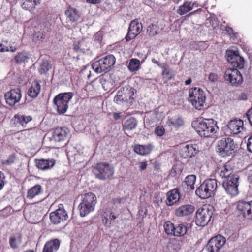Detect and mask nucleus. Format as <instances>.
Here are the masks:
<instances>
[{
    "label": "nucleus",
    "mask_w": 252,
    "mask_h": 252,
    "mask_svg": "<svg viewBox=\"0 0 252 252\" xmlns=\"http://www.w3.org/2000/svg\"><path fill=\"white\" fill-rule=\"evenodd\" d=\"M192 126L202 137H209L218 129L217 122L212 119L199 118L192 123Z\"/></svg>",
    "instance_id": "obj_1"
},
{
    "label": "nucleus",
    "mask_w": 252,
    "mask_h": 252,
    "mask_svg": "<svg viewBox=\"0 0 252 252\" xmlns=\"http://www.w3.org/2000/svg\"><path fill=\"white\" fill-rule=\"evenodd\" d=\"M97 202L96 195L92 192L86 193L82 195L81 201L78 206L80 216L84 217L93 212Z\"/></svg>",
    "instance_id": "obj_2"
},
{
    "label": "nucleus",
    "mask_w": 252,
    "mask_h": 252,
    "mask_svg": "<svg viewBox=\"0 0 252 252\" xmlns=\"http://www.w3.org/2000/svg\"><path fill=\"white\" fill-rule=\"evenodd\" d=\"M218 187V181L215 179H207L196 189L195 193L202 199L214 196Z\"/></svg>",
    "instance_id": "obj_3"
},
{
    "label": "nucleus",
    "mask_w": 252,
    "mask_h": 252,
    "mask_svg": "<svg viewBox=\"0 0 252 252\" xmlns=\"http://www.w3.org/2000/svg\"><path fill=\"white\" fill-rule=\"evenodd\" d=\"M135 90L130 86L121 88L114 98V101L118 104L125 103L127 107L132 105L135 99Z\"/></svg>",
    "instance_id": "obj_4"
},
{
    "label": "nucleus",
    "mask_w": 252,
    "mask_h": 252,
    "mask_svg": "<svg viewBox=\"0 0 252 252\" xmlns=\"http://www.w3.org/2000/svg\"><path fill=\"white\" fill-rule=\"evenodd\" d=\"M206 94L200 88L194 87L189 89L188 100L196 109H204L206 107Z\"/></svg>",
    "instance_id": "obj_5"
},
{
    "label": "nucleus",
    "mask_w": 252,
    "mask_h": 252,
    "mask_svg": "<svg viewBox=\"0 0 252 252\" xmlns=\"http://www.w3.org/2000/svg\"><path fill=\"white\" fill-rule=\"evenodd\" d=\"M72 92L62 93L58 94L53 99L54 108L59 114H63L67 110L69 101L73 96Z\"/></svg>",
    "instance_id": "obj_6"
},
{
    "label": "nucleus",
    "mask_w": 252,
    "mask_h": 252,
    "mask_svg": "<svg viewBox=\"0 0 252 252\" xmlns=\"http://www.w3.org/2000/svg\"><path fill=\"white\" fill-rule=\"evenodd\" d=\"M115 63V57L113 55H108L93 63L92 67L97 73L106 72L110 70Z\"/></svg>",
    "instance_id": "obj_7"
},
{
    "label": "nucleus",
    "mask_w": 252,
    "mask_h": 252,
    "mask_svg": "<svg viewBox=\"0 0 252 252\" xmlns=\"http://www.w3.org/2000/svg\"><path fill=\"white\" fill-rule=\"evenodd\" d=\"M213 212L212 206H204L199 208L196 212L195 223L197 226L203 227L211 220Z\"/></svg>",
    "instance_id": "obj_8"
},
{
    "label": "nucleus",
    "mask_w": 252,
    "mask_h": 252,
    "mask_svg": "<svg viewBox=\"0 0 252 252\" xmlns=\"http://www.w3.org/2000/svg\"><path fill=\"white\" fill-rule=\"evenodd\" d=\"M93 171L96 178L102 180L110 178L114 173L113 167L105 162L97 163L93 168Z\"/></svg>",
    "instance_id": "obj_9"
},
{
    "label": "nucleus",
    "mask_w": 252,
    "mask_h": 252,
    "mask_svg": "<svg viewBox=\"0 0 252 252\" xmlns=\"http://www.w3.org/2000/svg\"><path fill=\"white\" fill-rule=\"evenodd\" d=\"M239 176L234 174L222 183V186L227 193L231 196H235L239 193L238 187Z\"/></svg>",
    "instance_id": "obj_10"
},
{
    "label": "nucleus",
    "mask_w": 252,
    "mask_h": 252,
    "mask_svg": "<svg viewBox=\"0 0 252 252\" xmlns=\"http://www.w3.org/2000/svg\"><path fill=\"white\" fill-rule=\"evenodd\" d=\"M235 147L233 139L225 138L219 141L218 152L223 157L229 156L233 152Z\"/></svg>",
    "instance_id": "obj_11"
},
{
    "label": "nucleus",
    "mask_w": 252,
    "mask_h": 252,
    "mask_svg": "<svg viewBox=\"0 0 252 252\" xmlns=\"http://www.w3.org/2000/svg\"><path fill=\"white\" fill-rule=\"evenodd\" d=\"M225 243V238L221 235H218L210 239L206 246V250L208 252H219Z\"/></svg>",
    "instance_id": "obj_12"
},
{
    "label": "nucleus",
    "mask_w": 252,
    "mask_h": 252,
    "mask_svg": "<svg viewBox=\"0 0 252 252\" xmlns=\"http://www.w3.org/2000/svg\"><path fill=\"white\" fill-rule=\"evenodd\" d=\"M226 57L228 62L236 69H241L244 68V59L238 53L232 50L228 51Z\"/></svg>",
    "instance_id": "obj_13"
},
{
    "label": "nucleus",
    "mask_w": 252,
    "mask_h": 252,
    "mask_svg": "<svg viewBox=\"0 0 252 252\" xmlns=\"http://www.w3.org/2000/svg\"><path fill=\"white\" fill-rule=\"evenodd\" d=\"M224 78L225 80L233 85H237L243 82L241 73L236 68H228L226 70Z\"/></svg>",
    "instance_id": "obj_14"
},
{
    "label": "nucleus",
    "mask_w": 252,
    "mask_h": 252,
    "mask_svg": "<svg viewBox=\"0 0 252 252\" xmlns=\"http://www.w3.org/2000/svg\"><path fill=\"white\" fill-rule=\"evenodd\" d=\"M68 218L66 212L63 209L62 204H60L58 208L54 212H51L50 214L51 221L54 224L63 222Z\"/></svg>",
    "instance_id": "obj_15"
},
{
    "label": "nucleus",
    "mask_w": 252,
    "mask_h": 252,
    "mask_svg": "<svg viewBox=\"0 0 252 252\" xmlns=\"http://www.w3.org/2000/svg\"><path fill=\"white\" fill-rule=\"evenodd\" d=\"M32 120L31 115H27L22 112H19L14 115L11 119V122L15 126L26 128L27 124Z\"/></svg>",
    "instance_id": "obj_16"
},
{
    "label": "nucleus",
    "mask_w": 252,
    "mask_h": 252,
    "mask_svg": "<svg viewBox=\"0 0 252 252\" xmlns=\"http://www.w3.org/2000/svg\"><path fill=\"white\" fill-rule=\"evenodd\" d=\"M142 29V25L139 23L137 19L132 20L128 28V33L126 36V40L128 41L138 35Z\"/></svg>",
    "instance_id": "obj_17"
},
{
    "label": "nucleus",
    "mask_w": 252,
    "mask_h": 252,
    "mask_svg": "<svg viewBox=\"0 0 252 252\" xmlns=\"http://www.w3.org/2000/svg\"><path fill=\"white\" fill-rule=\"evenodd\" d=\"M237 208L244 217L252 220V200L249 202L244 200L238 201Z\"/></svg>",
    "instance_id": "obj_18"
},
{
    "label": "nucleus",
    "mask_w": 252,
    "mask_h": 252,
    "mask_svg": "<svg viewBox=\"0 0 252 252\" xmlns=\"http://www.w3.org/2000/svg\"><path fill=\"white\" fill-rule=\"evenodd\" d=\"M6 103L10 106H13L19 102L22 97L21 91L19 88L11 89L4 95Z\"/></svg>",
    "instance_id": "obj_19"
},
{
    "label": "nucleus",
    "mask_w": 252,
    "mask_h": 252,
    "mask_svg": "<svg viewBox=\"0 0 252 252\" xmlns=\"http://www.w3.org/2000/svg\"><path fill=\"white\" fill-rule=\"evenodd\" d=\"M69 133L67 127H58L53 132L52 136L55 141L60 142L67 140Z\"/></svg>",
    "instance_id": "obj_20"
},
{
    "label": "nucleus",
    "mask_w": 252,
    "mask_h": 252,
    "mask_svg": "<svg viewBox=\"0 0 252 252\" xmlns=\"http://www.w3.org/2000/svg\"><path fill=\"white\" fill-rule=\"evenodd\" d=\"M198 152L196 145L188 144L180 150V154L181 157L186 158L194 156Z\"/></svg>",
    "instance_id": "obj_21"
},
{
    "label": "nucleus",
    "mask_w": 252,
    "mask_h": 252,
    "mask_svg": "<svg viewBox=\"0 0 252 252\" xmlns=\"http://www.w3.org/2000/svg\"><path fill=\"white\" fill-rule=\"evenodd\" d=\"M228 129L231 134L236 135L240 133L243 129V121L242 120H233L229 122L227 125Z\"/></svg>",
    "instance_id": "obj_22"
},
{
    "label": "nucleus",
    "mask_w": 252,
    "mask_h": 252,
    "mask_svg": "<svg viewBox=\"0 0 252 252\" xmlns=\"http://www.w3.org/2000/svg\"><path fill=\"white\" fill-rule=\"evenodd\" d=\"M36 167L42 170H47L51 169L55 164L56 160L53 158L47 159H40L35 160Z\"/></svg>",
    "instance_id": "obj_23"
},
{
    "label": "nucleus",
    "mask_w": 252,
    "mask_h": 252,
    "mask_svg": "<svg viewBox=\"0 0 252 252\" xmlns=\"http://www.w3.org/2000/svg\"><path fill=\"white\" fill-rule=\"evenodd\" d=\"M61 241L58 239H53L46 242L42 252H57L59 249Z\"/></svg>",
    "instance_id": "obj_24"
},
{
    "label": "nucleus",
    "mask_w": 252,
    "mask_h": 252,
    "mask_svg": "<svg viewBox=\"0 0 252 252\" xmlns=\"http://www.w3.org/2000/svg\"><path fill=\"white\" fill-rule=\"evenodd\" d=\"M193 205L188 204L180 206L175 210V215L178 217H183L191 214L194 211Z\"/></svg>",
    "instance_id": "obj_25"
},
{
    "label": "nucleus",
    "mask_w": 252,
    "mask_h": 252,
    "mask_svg": "<svg viewBox=\"0 0 252 252\" xmlns=\"http://www.w3.org/2000/svg\"><path fill=\"white\" fill-rule=\"evenodd\" d=\"M167 196L166 203L168 206H171L177 203L180 198L179 190L177 189L169 191L167 193Z\"/></svg>",
    "instance_id": "obj_26"
},
{
    "label": "nucleus",
    "mask_w": 252,
    "mask_h": 252,
    "mask_svg": "<svg viewBox=\"0 0 252 252\" xmlns=\"http://www.w3.org/2000/svg\"><path fill=\"white\" fill-rule=\"evenodd\" d=\"M154 148V146L150 143L146 145H135L134 148V151L137 154L145 156L149 154Z\"/></svg>",
    "instance_id": "obj_27"
},
{
    "label": "nucleus",
    "mask_w": 252,
    "mask_h": 252,
    "mask_svg": "<svg viewBox=\"0 0 252 252\" xmlns=\"http://www.w3.org/2000/svg\"><path fill=\"white\" fill-rule=\"evenodd\" d=\"M43 192V189L39 184H36L30 189L27 194V198L29 199H32L36 196H38Z\"/></svg>",
    "instance_id": "obj_28"
},
{
    "label": "nucleus",
    "mask_w": 252,
    "mask_h": 252,
    "mask_svg": "<svg viewBox=\"0 0 252 252\" xmlns=\"http://www.w3.org/2000/svg\"><path fill=\"white\" fill-rule=\"evenodd\" d=\"M41 90L39 82L35 80L32 83L30 88L28 90V95L32 98H35L39 94Z\"/></svg>",
    "instance_id": "obj_29"
},
{
    "label": "nucleus",
    "mask_w": 252,
    "mask_h": 252,
    "mask_svg": "<svg viewBox=\"0 0 252 252\" xmlns=\"http://www.w3.org/2000/svg\"><path fill=\"white\" fill-rule=\"evenodd\" d=\"M232 168L230 166L228 163H226L222 167L219 168L217 170V173L221 178L228 179L230 177H232Z\"/></svg>",
    "instance_id": "obj_30"
},
{
    "label": "nucleus",
    "mask_w": 252,
    "mask_h": 252,
    "mask_svg": "<svg viewBox=\"0 0 252 252\" xmlns=\"http://www.w3.org/2000/svg\"><path fill=\"white\" fill-rule=\"evenodd\" d=\"M67 19L71 22L77 21L80 18L78 11L73 8L68 7L65 12Z\"/></svg>",
    "instance_id": "obj_31"
},
{
    "label": "nucleus",
    "mask_w": 252,
    "mask_h": 252,
    "mask_svg": "<svg viewBox=\"0 0 252 252\" xmlns=\"http://www.w3.org/2000/svg\"><path fill=\"white\" fill-rule=\"evenodd\" d=\"M23 1L21 5L22 8L30 12L33 11L36 6L40 2V0H23Z\"/></svg>",
    "instance_id": "obj_32"
},
{
    "label": "nucleus",
    "mask_w": 252,
    "mask_h": 252,
    "mask_svg": "<svg viewBox=\"0 0 252 252\" xmlns=\"http://www.w3.org/2000/svg\"><path fill=\"white\" fill-rule=\"evenodd\" d=\"M167 124L171 127L178 128L184 125V121L181 117H179L175 118H168Z\"/></svg>",
    "instance_id": "obj_33"
},
{
    "label": "nucleus",
    "mask_w": 252,
    "mask_h": 252,
    "mask_svg": "<svg viewBox=\"0 0 252 252\" xmlns=\"http://www.w3.org/2000/svg\"><path fill=\"white\" fill-rule=\"evenodd\" d=\"M29 59V55L26 51L18 52L14 58L15 62L18 64L27 62Z\"/></svg>",
    "instance_id": "obj_34"
},
{
    "label": "nucleus",
    "mask_w": 252,
    "mask_h": 252,
    "mask_svg": "<svg viewBox=\"0 0 252 252\" xmlns=\"http://www.w3.org/2000/svg\"><path fill=\"white\" fill-rule=\"evenodd\" d=\"M196 179V176L193 174L189 175L186 177L184 183L187 186L188 190H192L194 189V184Z\"/></svg>",
    "instance_id": "obj_35"
},
{
    "label": "nucleus",
    "mask_w": 252,
    "mask_h": 252,
    "mask_svg": "<svg viewBox=\"0 0 252 252\" xmlns=\"http://www.w3.org/2000/svg\"><path fill=\"white\" fill-rule=\"evenodd\" d=\"M137 126V120L134 117H130L125 121L123 126L125 130H131L135 129Z\"/></svg>",
    "instance_id": "obj_36"
},
{
    "label": "nucleus",
    "mask_w": 252,
    "mask_h": 252,
    "mask_svg": "<svg viewBox=\"0 0 252 252\" xmlns=\"http://www.w3.org/2000/svg\"><path fill=\"white\" fill-rule=\"evenodd\" d=\"M187 227L185 224H178L175 226L174 236H183L187 233Z\"/></svg>",
    "instance_id": "obj_37"
},
{
    "label": "nucleus",
    "mask_w": 252,
    "mask_h": 252,
    "mask_svg": "<svg viewBox=\"0 0 252 252\" xmlns=\"http://www.w3.org/2000/svg\"><path fill=\"white\" fill-rule=\"evenodd\" d=\"M191 10L190 1H185L182 5L179 7L177 12L180 15H183L189 12Z\"/></svg>",
    "instance_id": "obj_38"
},
{
    "label": "nucleus",
    "mask_w": 252,
    "mask_h": 252,
    "mask_svg": "<svg viewBox=\"0 0 252 252\" xmlns=\"http://www.w3.org/2000/svg\"><path fill=\"white\" fill-rule=\"evenodd\" d=\"M159 33V28L156 24H150L147 28V34L150 36H154Z\"/></svg>",
    "instance_id": "obj_39"
},
{
    "label": "nucleus",
    "mask_w": 252,
    "mask_h": 252,
    "mask_svg": "<svg viewBox=\"0 0 252 252\" xmlns=\"http://www.w3.org/2000/svg\"><path fill=\"white\" fill-rule=\"evenodd\" d=\"M139 60L135 58H132L129 60L128 65V69L130 72L137 71L140 67Z\"/></svg>",
    "instance_id": "obj_40"
},
{
    "label": "nucleus",
    "mask_w": 252,
    "mask_h": 252,
    "mask_svg": "<svg viewBox=\"0 0 252 252\" xmlns=\"http://www.w3.org/2000/svg\"><path fill=\"white\" fill-rule=\"evenodd\" d=\"M175 226L173 223L170 221H167L164 224L165 232L168 235L174 236Z\"/></svg>",
    "instance_id": "obj_41"
},
{
    "label": "nucleus",
    "mask_w": 252,
    "mask_h": 252,
    "mask_svg": "<svg viewBox=\"0 0 252 252\" xmlns=\"http://www.w3.org/2000/svg\"><path fill=\"white\" fill-rule=\"evenodd\" d=\"M51 68V65L48 60H43L40 64L39 71L40 74L46 73Z\"/></svg>",
    "instance_id": "obj_42"
},
{
    "label": "nucleus",
    "mask_w": 252,
    "mask_h": 252,
    "mask_svg": "<svg viewBox=\"0 0 252 252\" xmlns=\"http://www.w3.org/2000/svg\"><path fill=\"white\" fill-rule=\"evenodd\" d=\"M46 37V32H38L33 34V41L35 42H42Z\"/></svg>",
    "instance_id": "obj_43"
},
{
    "label": "nucleus",
    "mask_w": 252,
    "mask_h": 252,
    "mask_svg": "<svg viewBox=\"0 0 252 252\" xmlns=\"http://www.w3.org/2000/svg\"><path fill=\"white\" fill-rule=\"evenodd\" d=\"M85 44L86 43L84 40L79 41L77 44L74 45V49L77 52L85 53L87 47Z\"/></svg>",
    "instance_id": "obj_44"
},
{
    "label": "nucleus",
    "mask_w": 252,
    "mask_h": 252,
    "mask_svg": "<svg viewBox=\"0 0 252 252\" xmlns=\"http://www.w3.org/2000/svg\"><path fill=\"white\" fill-rule=\"evenodd\" d=\"M102 220L104 225L108 227H110L112 224L111 220L109 219L108 213L104 212L102 214Z\"/></svg>",
    "instance_id": "obj_45"
},
{
    "label": "nucleus",
    "mask_w": 252,
    "mask_h": 252,
    "mask_svg": "<svg viewBox=\"0 0 252 252\" xmlns=\"http://www.w3.org/2000/svg\"><path fill=\"white\" fill-rule=\"evenodd\" d=\"M15 160L14 155H10L6 159H3L1 160V163L5 166H7L13 163Z\"/></svg>",
    "instance_id": "obj_46"
},
{
    "label": "nucleus",
    "mask_w": 252,
    "mask_h": 252,
    "mask_svg": "<svg viewBox=\"0 0 252 252\" xmlns=\"http://www.w3.org/2000/svg\"><path fill=\"white\" fill-rule=\"evenodd\" d=\"M21 243L19 238H16L15 237H11L9 238V244L10 247L15 249L17 248Z\"/></svg>",
    "instance_id": "obj_47"
},
{
    "label": "nucleus",
    "mask_w": 252,
    "mask_h": 252,
    "mask_svg": "<svg viewBox=\"0 0 252 252\" xmlns=\"http://www.w3.org/2000/svg\"><path fill=\"white\" fill-rule=\"evenodd\" d=\"M8 41L7 40H2L1 43H0V52H9V48L7 46Z\"/></svg>",
    "instance_id": "obj_48"
},
{
    "label": "nucleus",
    "mask_w": 252,
    "mask_h": 252,
    "mask_svg": "<svg viewBox=\"0 0 252 252\" xmlns=\"http://www.w3.org/2000/svg\"><path fill=\"white\" fill-rule=\"evenodd\" d=\"M155 133L158 136H162L165 133V128L163 126H158L156 127Z\"/></svg>",
    "instance_id": "obj_49"
},
{
    "label": "nucleus",
    "mask_w": 252,
    "mask_h": 252,
    "mask_svg": "<svg viewBox=\"0 0 252 252\" xmlns=\"http://www.w3.org/2000/svg\"><path fill=\"white\" fill-rule=\"evenodd\" d=\"M5 184V176L4 174L0 171V190H1L4 187Z\"/></svg>",
    "instance_id": "obj_50"
},
{
    "label": "nucleus",
    "mask_w": 252,
    "mask_h": 252,
    "mask_svg": "<svg viewBox=\"0 0 252 252\" xmlns=\"http://www.w3.org/2000/svg\"><path fill=\"white\" fill-rule=\"evenodd\" d=\"M246 116L250 125L252 127V107L247 112Z\"/></svg>",
    "instance_id": "obj_51"
},
{
    "label": "nucleus",
    "mask_w": 252,
    "mask_h": 252,
    "mask_svg": "<svg viewBox=\"0 0 252 252\" xmlns=\"http://www.w3.org/2000/svg\"><path fill=\"white\" fill-rule=\"evenodd\" d=\"M247 148L249 152L252 153V135L248 139Z\"/></svg>",
    "instance_id": "obj_52"
},
{
    "label": "nucleus",
    "mask_w": 252,
    "mask_h": 252,
    "mask_svg": "<svg viewBox=\"0 0 252 252\" xmlns=\"http://www.w3.org/2000/svg\"><path fill=\"white\" fill-rule=\"evenodd\" d=\"M218 75L216 73H211L209 74L208 79L211 82H215L218 80Z\"/></svg>",
    "instance_id": "obj_53"
},
{
    "label": "nucleus",
    "mask_w": 252,
    "mask_h": 252,
    "mask_svg": "<svg viewBox=\"0 0 252 252\" xmlns=\"http://www.w3.org/2000/svg\"><path fill=\"white\" fill-rule=\"evenodd\" d=\"M108 215L109 219L110 220H111V222L112 223V221H114L116 219H117L118 217V214H114V213H108Z\"/></svg>",
    "instance_id": "obj_54"
},
{
    "label": "nucleus",
    "mask_w": 252,
    "mask_h": 252,
    "mask_svg": "<svg viewBox=\"0 0 252 252\" xmlns=\"http://www.w3.org/2000/svg\"><path fill=\"white\" fill-rule=\"evenodd\" d=\"M147 166V163L146 162H142L140 164V169L141 171L145 170Z\"/></svg>",
    "instance_id": "obj_55"
},
{
    "label": "nucleus",
    "mask_w": 252,
    "mask_h": 252,
    "mask_svg": "<svg viewBox=\"0 0 252 252\" xmlns=\"http://www.w3.org/2000/svg\"><path fill=\"white\" fill-rule=\"evenodd\" d=\"M86 1L87 3L93 4L99 3L101 2V0H86Z\"/></svg>",
    "instance_id": "obj_56"
},
{
    "label": "nucleus",
    "mask_w": 252,
    "mask_h": 252,
    "mask_svg": "<svg viewBox=\"0 0 252 252\" xmlns=\"http://www.w3.org/2000/svg\"><path fill=\"white\" fill-rule=\"evenodd\" d=\"M225 31L230 35H231V34H234L232 28L229 26H226L225 27Z\"/></svg>",
    "instance_id": "obj_57"
},
{
    "label": "nucleus",
    "mask_w": 252,
    "mask_h": 252,
    "mask_svg": "<svg viewBox=\"0 0 252 252\" xmlns=\"http://www.w3.org/2000/svg\"><path fill=\"white\" fill-rule=\"evenodd\" d=\"M151 61L153 63L156 64L158 66L162 68L163 67V65L159 61L156 60L155 59L153 58Z\"/></svg>",
    "instance_id": "obj_58"
},
{
    "label": "nucleus",
    "mask_w": 252,
    "mask_h": 252,
    "mask_svg": "<svg viewBox=\"0 0 252 252\" xmlns=\"http://www.w3.org/2000/svg\"><path fill=\"white\" fill-rule=\"evenodd\" d=\"M190 5H191V9H192L194 7H198L199 6L198 3L197 2H192L190 1Z\"/></svg>",
    "instance_id": "obj_59"
},
{
    "label": "nucleus",
    "mask_w": 252,
    "mask_h": 252,
    "mask_svg": "<svg viewBox=\"0 0 252 252\" xmlns=\"http://www.w3.org/2000/svg\"><path fill=\"white\" fill-rule=\"evenodd\" d=\"M202 11V9H201V8L198 9H197V10H195V11H193V12H191L189 13L188 15V16H191V15H192L194 14H195V13H197V12H200V11Z\"/></svg>",
    "instance_id": "obj_60"
},
{
    "label": "nucleus",
    "mask_w": 252,
    "mask_h": 252,
    "mask_svg": "<svg viewBox=\"0 0 252 252\" xmlns=\"http://www.w3.org/2000/svg\"><path fill=\"white\" fill-rule=\"evenodd\" d=\"M9 51L11 52H15L17 50V48L9 45Z\"/></svg>",
    "instance_id": "obj_61"
},
{
    "label": "nucleus",
    "mask_w": 252,
    "mask_h": 252,
    "mask_svg": "<svg viewBox=\"0 0 252 252\" xmlns=\"http://www.w3.org/2000/svg\"><path fill=\"white\" fill-rule=\"evenodd\" d=\"M239 98H240V99H241V100H246V99H247V97L245 94H242L241 95V96H240Z\"/></svg>",
    "instance_id": "obj_62"
},
{
    "label": "nucleus",
    "mask_w": 252,
    "mask_h": 252,
    "mask_svg": "<svg viewBox=\"0 0 252 252\" xmlns=\"http://www.w3.org/2000/svg\"><path fill=\"white\" fill-rule=\"evenodd\" d=\"M114 118L115 120H118L120 118V115L119 113H115L114 114Z\"/></svg>",
    "instance_id": "obj_63"
},
{
    "label": "nucleus",
    "mask_w": 252,
    "mask_h": 252,
    "mask_svg": "<svg viewBox=\"0 0 252 252\" xmlns=\"http://www.w3.org/2000/svg\"><path fill=\"white\" fill-rule=\"evenodd\" d=\"M191 81H192V80L191 78H188V79H187L185 81V85H188L190 84L191 83Z\"/></svg>",
    "instance_id": "obj_64"
}]
</instances>
